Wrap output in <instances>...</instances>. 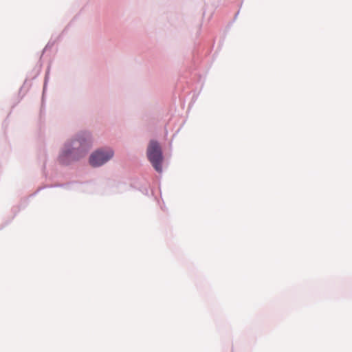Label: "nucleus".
Listing matches in <instances>:
<instances>
[{
	"label": "nucleus",
	"instance_id": "f257e3e1",
	"mask_svg": "<svg viewBox=\"0 0 352 352\" xmlns=\"http://www.w3.org/2000/svg\"><path fill=\"white\" fill-rule=\"evenodd\" d=\"M91 140L89 137H82L77 140H74L71 142V145L63 151L60 155V160L64 162V158L69 156L72 159H78L85 153L90 146Z\"/></svg>",
	"mask_w": 352,
	"mask_h": 352
},
{
	"label": "nucleus",
	"instance_id": "f03ea898",
	"mask_svg": "<svg viewBox=\"0 0 352 352\" xmlns=\"http://www.w3.org/2000/svg\"><path fill=\"white\" fill-rule=\"evenodd\" d=\"M147 156L153 166L158 173L162 171V162L163 160L161 147L158 142L151 140L147 149Z\"/></svg>",
	"mask_w": 352,
	"mask_h": 352
},
{
	"label": "nucleus",
	"instance_id": "7ed1b4c3",
	"mask_svg": "<svg viewBox=\"0 0 352 352\" xmlns=\"http://www.w3.org/2000/svg\"><path fill=\"white\" fill-rule=\"evenodd\" d=\"M113 155V152L111 149L98 150L90 156V164L94 167L100 166L109 161Z\"/></svg>",
	"mask_w": 352,
	"mask_h": 352
}]
</instances>
